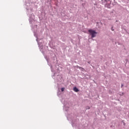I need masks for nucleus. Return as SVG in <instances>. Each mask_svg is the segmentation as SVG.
Segmentation results:
<instances>
[{
	"label": "nucleus",
	"instance_id": "obj_1",
	"mask_svg": "<svg viewBox=\"0 0 129 129\" xmlns=\"http://www.w3.org/2000/svg\"><path fill=\"white\" fill-rule=\"evenodd\" d=\"M88 32L90 33V35H91L92 38H94L96 37V34H97V32H95L94 30L90 29L88 30Z\"/></svg>",
	"mask_w": 129,
	"mask_h": 129
},
{
	"label": "nucleus",
	"instance_id": "obj_2",
	"mask_svg": "<svg viewBox=\"0 0 129 129\" xmlns=\"http://www.w3.org/2000/svg\"><path fill=\"white\" fill-rule=\"evenodd\" d=\"M73 90L75 92H78L79 91V90H78V89L76 87H74Z\"/></svg>",
	"mask_w": 129,
	"mask_h": 129
},
{
	"label": "nucleus",
	"instance_id": "obj_3",
	"mask_svg": "<svg viewBox=\"0 0 129 129\" xmlns=\"http://www.w3.org/2000/svg\"><path fill=\"white\" fill-rule=\"evenodd\" d=\"M64 90H65V88H61V91L62 92H63V91H64Z\"/></svg>",
	"mask_w": 129,
	"mask_h": 129
},
{
	"label": "nucleus",
	"instance_id": "obj_4",
	"mask_svg": "<svg viewBox=\"0 0 129 129\" xmlns=\"http://www.w3.org/2000/svg\"><path fill=\"white\" fill-rule=\"evenodd\" d=\"M79 68L80 69H81L82 68H81V67H79Z\"/></svg>",
	"mask_w": 129,
	"mask_h": 129
},
{
	"label": "nucleus",
	"instance_id": "obj_5",
	"mask_svg": "<svg viewBox=\"0 0 129 129\" xmlns=\"http://www.w3.org/2000/svg\"><path fill=\"white\" fill-rule=\"evenodd\" d=\"M122 86H123V85L122 84V85H121V87H122Z\"/></svg>",
	"mask_w": 129,
	"mask_h": 129
}]
</instances>
